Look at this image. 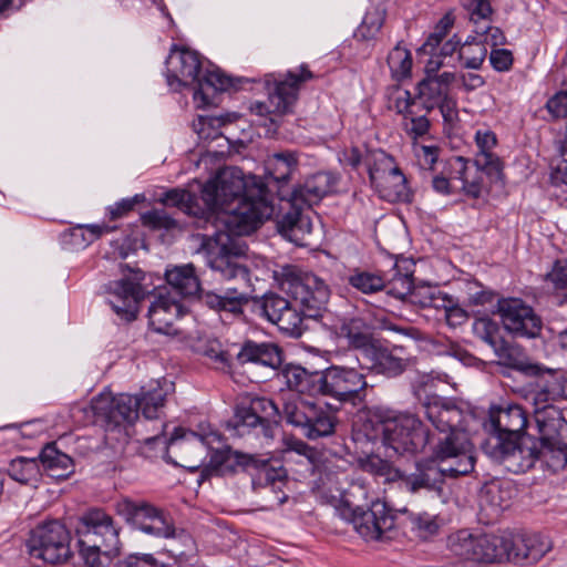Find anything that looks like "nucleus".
Returning a JSON list of instances; mask_svg holds the SVG:
<instances>
[{
    "mask_svg": "<svg viewBox=\"0 0 567 567\" xmlns=\"http://www.w3.org/2000/svg\"><path fill=\"white\" fill-rule=\"evenodd\" d=\"M205 221H220L224 230L205 236L200 250L206 264L223 280L235 281L221 292L202 289L196 267L193 264L173 266L165 271V279L175 293L182 297L197 296L207 308L234 318L244 315L250 300V270L247 265L248 245L239 237L249 236L259 229L272 215H197Z\"/></svg>",
    "mask_w": 567,
    "mask_h": 567,
    "instance_id": "1",
    "label": "nucleus"
},
{
    "mask_svg": "<svg viewBox=\"0 0 567 567\" xmlns=\"http://www.w3.org/2000/svg\"><path fill=\"white\" fill-rule=\"evenodd\" d=\"M194 185L200 193L206 213H274L272 196L257 176L245 177L239 167H225L208 179Z\"/></svg>",
    "mask_w": 567,
    "mask_h": 567,
    "instance_id": "2",
    "label": "nucleus"
},
{
    "mask_svg": "<svg viewBox=\"0 0 567 567\" xmlns=\"http://www.w3.org/2000/svg\"><path fill=\"white\" fill-rule=\"evenodd\" d=\"M492 431L483 444L484 452L503 464L509 472L520 473L532 467L535 447L528 445V414L519 404L492 408L489 411Z\"/></svg>",
    "mask_w": 567,
    "mask_h": 567,
    "instance_id": "3",
    "label": "nucleus"
},
{
    "mask_svg": "<svg viewBox=\"0 0 567 567\" xmlns=\"http://www.w3.org/2000/svg\"><path fill=\"white\" fill-rule=\"evenodd\" d=\"M289 390L308 396H321L340 404L357 406L365 401L367 377L354 368L330 365L310 371L301 365H287L281 372Z\"/></svg>",
    "mask_w": 567,
    "mask_h": 567,
    "instance_id": "4",
    "label": "nucleus"
},
{
    "mask_svg": "<svg viewBox=\"0 0 567 567\" xmlns=\"http://www.w3.org/2000/svg\"><path fill=\"white\" fill-rule=\"evenodd\" d=\"M167 85L175 92L188 85H196L194 101L199 107L210 104L209 95L217 91H226L233 81L219 70L206 71L202 74V61L196 51L173 47L166 59Z\"/></svg>",
    "mask_w": 567,
    "mask_h": 567,
    "instance_id": "5",
    "label": "nucleus"
},
{
    "mask_svg": "<svg viewBox=\"0 0 567 567\" xmlns=\"http://www.w3.org/2000/svg\"><path fill=\"white\" fill-rule=\"evenodd\" d=\"M526 375L535 377L532 391V400L535 405V420L540 432H544L546 416L559 419V411L554 402L567 398V381L559 370L543 368L539 364H524L515 362L513 365Z\"/></svg>",
    "mask_w": 567,
    "mask_h": 567,
    "instance_id": "6",
    "label": "nucleus"
},
{
    "mask_svg": "<svg viewBox=\"0 0 567 567\" xmlns=\"http://www.w3.org/2000/svg\"><path fill=\"white\" fill-rule=\"evenodd\" d=\"M218 439V433L206 432L203 427L199 433L176 427L168 440L163 435H154L145 439V443L147 445L162 443L165 447L166 461L194 473L203 465L205 446Z\"/></svg>",
    "mask_w": 567,
    "mask_h": 567,
    "instance_id": "7",
    "label": "nucleus"
},
{
    "mask_svg": "<svg viewBox=\"0 0 567 567\" xmlns=\"http://www.w3.org/2000/svg\"><path fill=\"white\" fill-rule=\"evenodd\" d=\"M446 546L454 556L477 564H499L506 557L505 532L473 533L462 528L447 536Z\"/></svg>",
    "mask_w": 567,
    "mask_h": 567,
    "instance_id": "8",
    "label": "nucleus"
},
{
    "mask_svg": "<svg viewBox=\"0 0 567 567\" xmlns=\"http://www.w3.org/2000/svg\"><path fill=\"white\" fill-rule=\"evenodd\" d=\"M91 408L104 424L107 439L127 441L128 427L138 419V400L134 395L101 393L92 400Z\"/></svg>",
    "mask_w": 567,
    "mask_h": 567,
    "instance_id": "9",
    "label": "nucleus"
},
{
    "mask_svg": "<svg viewBox=\"0 0 567 567\" xmlns=\"http://www.w3.org/2000/svg\"><path fill=\"white\" fill-rule=\"evenodd\" d=\"M429 444L431 455L445 466L450 477L467 475L474 470L473 444L464 429L437 432L436 436L431 433Z\"/></svg>",
    "mask_w": 567,
    "mask_h": 567,
    "instance_id": "10",
    "label": "nucleus"
},
{
    "mask_svg": "<svg viewBox=\"0 0 567 567\" xmlns=\"http://www.w3.org/2000/svg\"><path fill=\"white\" fill-rule=\"evenodd\" d=\"M382 442L396 454H415L431 442V432L422 421L408 413L386 416L380 421Z\"/></svg>",
    "mask_w": 567,
    "mask_h": 567,
    "instance_id": "11",
    "label": "nucleus"
},
{
    "mask_svg": "<svg viewBox=\"0 0 567 567\" xmlns=\"http://www.w3.org/2000/svg\"><path fill=\"white\" fill-rule=\"evenodd\" d=\"M281 289L286 291L299 309L301 318H317L326 308L330 291L328 286L312 274L284 269Z\"/></svg>",
    "mask_w": 567,
    "mask_h": 567,
    "instance_id": "12",
    "label": "nucleus"
},
{
    "mask_svg": "<svg viewBox=\"0 0 567 567\" xmlns=\"http://www.w3.org/2000/svg\"><path fill=\"white\" fill-rule=\"evenodd\" d=\"M282 419L298 429L308 440L330 436L336 432L338 419L334 413L308 400H289L282 408Z\"/></svg>",
    "mask_w": 567,
    "mask_h": 567,
    "instance_id": "13",
    "label": "nucleus"
},
{
    "mask_svg": "<svg viewBox=\"0 0 567 567\" xmlns=\"http://www.w3.org/2000/svg\"><path fill=\"white\" fill-rule=\"evenodd\" d=\"M78 544L100 547L111 558L120 553V527L111 515L101 508H91L80 516L76 525Z\"/></svg>",
    "mask_w": 567,
    "mask_h": 567,
    "instance_id": "14",
    "label": "nucleus"
},
{
    "mask_svg": "<svg viewBox=\"0 0 567 567\" xmlns=\"http://www.w3.org/2000/svg\"><path fill=\"white\" fill-rule=\"evenodd\" d=\"M122 278L105 286L113 311L127 322L137 317L138 305L146 295L145 274L136 267L121 265Z\"/></svg>",
    "mask_w": 567,
    "mask_h": 567,
    "instance_id": "15",
    "label": "nucleus"
},
{
    "mask_svg": "<svg viewBox=\"0 0 567 567\" xmlns=\"http://www.w3.org/2000/svg\"><path fill=\"white\" fill-rule=\"evenodd\" d=\"M116 512L134 529L158 538H174L176 528L172 517L162 508L144 501L124 498Z\"/></svg>",
    "mask_w": 567,
    "mask_h": 567,
    "instance_id": "16",
    "label": "nucleus"
},
{
    "mask_svg": "<svg viewBox=\"0 0 567 567\" xmlns=\"http://www.w3.org/2000/svg\"><path fill=\"white\" fill-rule=\"evenodd\" d=\"M70 542L66 527L59 520H49L31 530L28 548L32 557L59 565L71 557Z\"/></svg>",
    "mask_w": 567,
    "mask_h": 567,
    "instance_id": "17",
    "label": "nucleus"
},
{
    "mask_svg": "<svg viewBox=\"0 0 567 567\" xmlns=\"http://www.w3.org/2000/svg\"><path fill=\"white\" fill-rule=\"evenodd\" d=\"M313 78L312 72L301 65L296 72H288L286 78L278 81L275 89L269 93L268 102H255L250 105V112L267 120L268 115H284L291 112L292 105L297 101L301 83ZM270 125L277 127L278 122L275 116L268 117Z\"/></svg>",
    "mask_w": 567,
    "mask_h": 567,
    "instance_id": "18",
    "label": "nucleus"
},
{
    "mask_svg": "<svg viewBox=\"0 0 567 567\" xmlns=\"http://www.w3.org/2000/svg\"><path fill=\"white\" fill-rule=\"evenodd\" d=\"M446 477H450V473L445 466L430 455L416 458L408 468L402 470L400 487L413 495L432 493L441 496Z\"/></svg>",
    "mask_w": 567,
    "mask_h": 567,
    "instance_id": "19",
    "label": "nucleus"
},
{
    "mask_svg": "<svg viewBox=\"0 0 567 567\" xmlns=\"http://www.w3.org/2000/svg\"><path fill=\"white\" fill-rule=\"evenodd\" d=\"M288 473L284 466H272L270 458L264 457V464L251 474V488L257 504L262 511H272L287 502L285 487Z\"/></svg>",
    "mask_w": 567,
    "mask_h": 567,
    "instance_id": "20",
    "label": "nucleus"
},
{
    "mask_svg": "<svg viewBox=\"0 0 567 567\" xmlns=\"http://www.w3.org/2000/svg\"><path fill=\"white\" fill-rule=\"evenodd\" d=\"M264 464V457L259 454L245 453L226 445L221 449H212L208 464L203 468L200 480L209 476L228 477L239 472L251 475Z\"/></svg>",
    "mask_w": 567,
    "mask_h": 567,
    "instance_id": "21",
    "label": "nucleus"
},
{
    "mask_svg": "<svg viewBox=\"0 0 567 567\" xmlns=\"http://www.w3.org/2000/svg\"><path fill=\"white\" fill-rule=\"evenodd\" d=\"M497 313L504 328L516 338H536L542 331V320L534 309L518 298L497 301Z\"/></svg>",
    "mask_w": 567,
    "mask_h": 567,
    "instance_id": "22",
    "label": "nucleus"
},
{
    "mask_svg": "<svg viewBox=\"0 0 567 567\" xmlns=\"http://www.w3.org/2000/svg\"><path fill=\"white\" fill-rule=\"evenodd\" d=\"M257 303L259 313L282 332L291 337L301 336L302 318L296 305L277 293H267Z\"/></svg>",
    "mask_w": 567,
    "mask_h": 567,
    "instance_id": "23",
    "label": "nucleus"
},
{
    "mask_svg": "<svg viewBox=\"0 0 567 567\" xmlns=\"http://www.w3.org/2000/svg\"><path fill=\"white\" fill-rule=\"evenodd\" d=\"M506 554L504 561L528 565L538 561L550 550V542L540 534H512L505 532Z\"/></svg>",
    "mask_w": 567,
    "mask_h": 567,
    "instance_id": "24",
    "label": "nucleus"
},
{
    "mask_svg": "<svg viewBox=\"0 0 567 567\" xmlns=\"http://www.w3.org/2000/svg\"><path fill=\"white\" fill-rule=\"evenodd\" d=\"M352 523L362 537L380 539L393 528L394 516L384 502L375 499L367 509L357 506L352 513Z\"/></svg>",
    "mask_w": 567,
    "mask_h": 567,
    "instance_id": "25",
    "label": "nucleus"
},
{
    "mask_svg": "<svg viewBox=\"0 0 567 567\" xmlns=\"http://www.w3.org/2000/svg\"><path fill=\"white\" fill-rule=\"evenodd\" d=\"M421 406L425 419L436 432L464 429V411L453 400L426 395Z\"/></svg>",
    "mask_w": 567,
    "mask_h": 567,
    "instance_id": "26",
    "label": "nucleus"
},
{
    "mask_svg": "<svg viewBox=\"0 0 567 567\" xmlns=\"http://www.w3.org/2000/svg\"><path fill=\"white\" fill-rule=\"evenodd\" d=\"M337 178L328 172H320L308 178L303 185L295 188L287 202L293 213L312 209L334 188Z\"/></svg>",
    "mask_w": 567,
    "mask_h": 567,
    "instance_id": "27",
    "label": "nucleus"
},
{
    "mask_svg": "<svg viewBox=\"0 0 567 567\" xmlns=\"http://www.w3.org/2000/svg\"><path fill=\"white\" fill-rule=\"evenodd\" d=\"M404 347L395 346L388 348L378 343L367 348L365 359L369 361L368 368L378 374H383L388 378H395L402 374L408 365L409 358L403 354Z\"/></svg>",
    "mask_w": 567,
    "mask_h": 567,
    "instance_id": "28",
    "label": "nucleus"
},
{
    "mask_svg": "<svg viewBox=\"0 0 567 567\" xmlns=\"http://www.w3.org/2000/svg\"><path fill=\"white\" fill-rule=\"evenodd\" d=\"M181 313L182 306L177 300L158 295L148 308V323L155 332L176 334L174 322Z\"/></svg>",
    "mask_w": 567,
    "mask_h": 567,
    "instance_id": "29",
    "label": "nucleus"
},
{
    "mask_svg": "<svg viewBox=\"0 0 567 567\" xmlns=\"http://www.w3.org/2000/svg\"><path fill=\"white\" fill-rule=\"evenodd\" d=\"M226 430L233 437H256L272 439L274 427L269 423H261L259 416H255L246 405H238L234 415L225 423Z\"/></svg>",
    "mask_w": 567,
    "mask_h": 567,
    "instance_id": "30",
    "label": "nucleus"
},
{
    "mask_svg": "<svg viewBox=\"0 0 567 567\" xmlns=\"http://www.w3.org/2000/svg\"><path fill=\"white\" fill-rule=\"evenodd\" d=\"M239 364L248 362L277 369L282 363V351L272 342H255L247 340L243 343L240 350L236 354Z\"/></svg>",
    "mask_w": 567,
    "mask_h": 567,
    "instance_id": "31",
    "label": "nucleus"
},
{
    "mask_svg": "<svg viewBox=\"0 0 567 567\" xmlns=\"http://www.w3.org/2000/svg\"><path fill=\"white\" fill-rule=\"evenodd\" d=\"M483 175H486L492 182H503L504 166H486L480 167L477 159L471 162L467 159L466 176L464 177L463 186L460 189L471 198H481L484 192Z\"/></svg>",
    "mask_w": 567,
    "mask_h": 567,
    "instance_id": "32",
    "label": "nucleus"
},
{
    "mask_svg": "<svg viewBox=\"0 0 567 567\" xmlns=\"http://www.w3.org/2000/svg\"><path fill=\"white\" fill-rule=\"evenodd\" d=\"M528 445H533L535 447L532 466L537 458H540L554 472H558L566 467V444L548 436H542L538 441L533 439Z\"/></svg>",
    "mask_w": 567,
    "mask_h": 567,
    "instance_id": "33",
    "label": "nucleus"
},
{
    "mask_svg": "<svg viewBox=\"0 0 567 567\" xmlns=\"http://www.w3.org/2000/svg\"><path fill=\"white\" fill-rule=\"evenodd\" d=\"M121 216L110 215L107 221L99 224H78L65 230L63 237H69V243L73 246L85 247L104 234L116 230L120 227L117 221Z\"/></svg>",
    "mask_w": 567,
    "mask_h": 567,
    "instance_id": "34",
    "label": "nucleus"
},
{
    "mask_svg": "<svg viewBox=\"0 0 567 567\" xmlns=\"http://www.w3.org/2000/svg\"><path fill=\"white\" fill-rule=\"evenodd\" d=\"M39 463L42 474L45 473L56 481L65 480L74 472L73 460L65 453L60 452L54 443L47 444L42 449Z\"/></svg>",
    "mask_w": 567,
    "mask_h": 567,
    "instance_id": "35",
    "label": "nucleus"
},
{
    "mask_svg": "<svg viewBox=\"0 0 567 567\" xmlns=\"http://www.w3.org/2000/svg\"><path fill=\"white\" fill-rule=\"evenodd\" d=\"M276 229L286 239L298 246H308L312 233L309 215H276Z\"/></svg>",
    "mask_w": 567,
    "mask_h": 567,
    "instance_id": "36",
    "label": "nucleus"
},
{
    "mask_svg": "<svg viewBox=\"0 0 567 567\" xmlns=\"http://www.w3.org/2000/svg\"><path fill=\"white\" fill-rule=\"evenodd\" d=\"M473 331L495 350L504 364L515 365L516 359L513 355V349L498 337V328L495 322L488 318H478L473 323Z\"/></svg>",
    "mask_w": 567,
    "mask_h": 567,
    "instance_id": "37",
    "label": "nucleus"
},
{
    "mask_svg": "<svg viewBox=\"0 0 567 567\" xmlns=\"http://www.w3.org/2000/svg\"><path fill=\"white\" fill-rule=\"evenodd\" d=\"M166 208H175L181 213H205L206 207L190 188L175 187L164 192L154 199Z\"/></svg>",
    "mask_w": 567,
    "mask_h": 567,
    "instance_id": "38",
    "label": "nucleus"
},
{
    "mask_svg": "<svg viewBox=\"0 0 567 567\" xmlns=\"http://www.w3.org/2000/svg\"><path fill=\"white\" fill-rule=\"evenodd\" d=\"M338 336L346 339L349 346L361 349L363 355L367 353V348L374 344L370 327L361 318L342 320L338 328Z\"/></svg>",
    "mask_w": 567,
    "mask_h": 567,
    "instance_id": "39",
    "label": "nucleus"
},
{
    "mask_svg": "<svg viewBox=\"0 0 567 567\" xmlns=\"http://www.w3.org/2000/svg\"><path fill=\"white\" fill-rule=\"evenodd\" d=\"M371 184L379 196L386 202H411L412 194L406 185V177L402 172L384 177L383 182L373 181Z\"/></svg>",
    "mask_w": 567,
    "mask_h": 567,
    "instance_id": "40",
    "label": "nucleus"
},
{
    "mask_svg": "<svg viewBox=\"0 0 567 567\" xmlns=\"http://www.w3.org/2000/svg\"><path fill=\"white\" fill-rule=\"evenodd\" d=\"M509 504L511 491L508 487H504L499 482H491L481 491V508L489 511L493 515H498L502 511L509 507Z\"/></svg>",
    "mask_w": 567,
    "mask_h": 567,
    "instance_id": "41",
    "label": "nucleus"
},
{
    "mask_svg": "<svg viewBox=\"0 0 567 567\" xmlns=\"http://www.w3.org/2000/svg\"><path fill=\"white\" fill-rule=\"evenodd\" d=\"M9 476L20 484L37 486L42 476L39 460L19 456L8 467Z\"/></svg>",
    "mask_w": 567,
    "mask_h": 567,
    "instance_id": "42",
    "label": "nucleus"
},
{
    "mask_svg": "<svg viewBox=\"0 0 567 567\" xmlns=\"http://www.w3.org/2000/svg\"><path fill=\"white\" fill-rule=\"evenodd\" d=\"M167 391L163 389L159 382L151 385L148 390H141L138 395H134L138 400V412L147 420L157 419L164 408Z\"/></svg>",
    "mask_w": 567,
    "mask_h": 567,
    "instance_id": "43",
    "label": "nucleus"
},
{
    "mask_svg": "<svg viewBox=\"0 0 567 567\" xmlns=\"http://www.w3.org/2000/svg\"><path fill=\"white\" fill-rule=\"evenodd\" d=\"M477 153L475 155V159H477V164L480 167L486 166H504L501 158L493 153V148L497 144L496 135L489 128H478L475 132L474 136Z\"/></svg>",
    "mask_w": 567,
    "mask_h": 567,
    "instance_id": "44",
    "label": "nucleus"
},
{
    "mask_svg": "<svg viewBox=\"0 0 567 567\" xmlns=\"http://www.w3.org/2000/svg\"><path fill=\"white\" fill-rule=\"evenodd\" d=\"M297 165L298 158L295 152H278L268 159V173L276 183H287Z\"/></svg>",
    "mask_w": 567,
    "mask_h": 567,
    "instance_id": "45",
    "label": "nucleus"
},
{
    "mask_svg": "<svg viewBox=\"0 0 567 567\" xmlns=\"http://www.w3.org/2000/svg\"><path fill=\"white\" fill-rule=\"evenodd\" d=\"M412 295V303L417 305L421 308H433L441 311L443 316L454 300L447 293L431 286L419 287V289Z\"/></svg>",
    "mask_w": 567,
    "mask_h": 567,
    "instance_id": "46",
    "label": "nucleus"
},
{
    "mask_svg": "<svg viewBox=\"0 0 567 567\" xmlns=\"http://www.w3.org/2000/svg\"><path fill=\"white\" fill-rule=\"evenodd\" d=\"M440 85L436 80H432V76H425L417 85L416 99L421 101V106L426 113L434 110L449 95V92Z\"/></svg>",
    "mask_w": 567,
    "mask_h": 567,
    "instance_id": "47",
    "label": "nucleus"
},
{
    "mask_svg": "<svg viewBox=\"0 0 567 567\" xmlns=\"http://www.w3.org/2000/svg\"><path fill=\"white\" fill-rule=\"evenodd\" d=\"M348 284L358 291L369 295L385 288V278L379 274L354 269L348 276Z\"/></svg>",
    "mask_w": 567,
    "mask_h": 567,
    "instance_id": "48",
    "label": "nucleus"
},
{
    "mask_svg": "<svg viewBox=\"0 0 567 567\" xmlns=\"http://www.w3.org/2000/svg\"><path fill=\"white\" fill-rule=\"evenodd\" d=\"M385 20V9L380 6L370 8L362 20V23L354 32V37L365 41L377 37Z\"/></svg>",
    "mask_w": 567,
    "mask_h": 567,
    "instance_id": "49",
    "label": "nucleus"
},
{
    "mask_svg": "<svg viewBox=\"0 0 567 567\" xmlns=\"http://www.w3.org/2000/svg\"><path fill=\"white\" fill-rule=\"evenodd\" d=\"M388 65L391 70L392 76L396 80L408 78L412 68L411 52L396 44L388 55Z\"/></svg>",
    "mask_w": 567,
    "mask_h": 567,
    "instance_id": "50",
    "label": "nucleus"
},
{
    "mask_svg": "<svg viewBox=\"0 0 567 567\" xmlns=\"http://www.w3.org/2000/svg\"><path fill=\"white\" fill-rule=\"evenodd\" d=\"M487 54V49L483 42L466 40L458 51V59L463 61L466 69L477 70L482 66Z\"/></svg>",
    "mask_w": 567,
    "mask_h": 567,
    "instance_id": "51",
    "label": "nucleus"
},
{
    "mask_svg": "<svg viewBox=\"0 0 567 567\" xmlns=\"http://www.w3.org/2000/svg\"><path fill=\"white\" fill-rule=\"evenodd\" d=\"M402 172L394 158L384 152L374 155L373 165L369 166L370 181L383 182L384 177Z\"/></svg>",
    "mask_w": 567,
    "mask_h": 567,
    "instance_id": "52",
    "label": "nucleus"
},
{
    "mask_svg": "<svg viewBox=\"0 0 567 567\" xmlns=\"http://www.w3.org/2000/svg\"><path fill=\"white\" fill-rule=\"evenodd\" d=\"M246 409H248L255 416H259V421L261 423H276L277 419L282 416V412H279L275 402L267 398L251 399L249 404L246 405Z\"/></svg>",
    "mask_w": 567,
    "mask_h": 567,
    "instance_id": "53",
    "label": "nucleus"
},
{
    "mask_svg": "<svg viewBox=\"0 0 567 567\" xmlns=\"http://www.w3.org/2000/svg\"><path fill=\"white\" fill-rule=\"evenodd\" d=\"M388 295L395 297L396 299L404 300L405 298L412 303V293L419 289L413 287L412 275L396 274L392 279H385V288Z\"/></svg>",
    "mask_w": 567,
    "mask_h": 567,
    "instance_id": "54",
    "label": "nucleus"
},
{
    "mask_svg": "<svg viewBox=\"0 0 567 567\" xmlns=\"http://www.w3.org/2000/svg\"><path fill=\"white\" fill-rule=\"evenodd\" d=\"M455 18L451 12L445 13L434 27V31L427 37L422 45V50L426 53H432L449 34L454 25Z\"/></svg>",
    "mask_w": 567,
    "mask_h": 567,
    "instance_id": "55",
    "label": "nucleus"
},
{
    "mask_svg": "<svg viewBox=\"0 0 567 567\" xmlns=\"http://www.w3.org/2000/svg\"><path fill=\"white\" fill-rule=\"evenodd\" d=\"M390 109L395 110L399 114L403 115V118L412 114L416 106V99H412L411 93L408 90L401 87H394L389 94Z\"/></svg>",
    "mask_w": 567,
    "mask_h": 567,
    "instance_id": "56",
    "label": "nucleus"
},
{
    "mask_svg": "<svg viewBox=\"0 0 567 567\" xmlns=\"http://www.w3.org/2000/svg\"><path fill=\"white\" fill-rule=\"evenodd\" d=\"M403 126L405 132L412 138L425 135L430 128V121L426 114L419 115L415 111L403 118Z\"/></svg>",
    "mask_w": 567,
    "mask_h": 567,
    "instance_id": "57",
    "label": "nucleus"
},
{
    "mask_svg": "<svg viewBox=\"0 0 567 567\" xmlns=\"http://www.w3.org/2000/svg\"><path fill=\"white\" fill-rule=\"evenodd\" d=\"M142 225L152 230H165L172 233L181 230L177 220L173 219L171 215H141Z\"/></svg>",
    "mask_w": 567,
    "mask_h": 567,
    "instance_id": "58",
    "label": "nucleus"
},
{
    "mask_svg": "<svg viewBox=\"0 0 567 567\" xmlns=\"http://www.w3.org/2000/svg\"><path fill=\"white\" fill-rule=\"evenodd\" d=\"M467 159L462 156H453L446 161L443 169V175L450 183L458 182L463 186L464 177L466 176Z\"/></svg>",
    "mask_w": 567,
    "mask_h": 567,
    "instance_id": "59",
    "label": "nucleus"
},
{
    "mask_svg": "<svg viewBox=\"0 0 567 567\" xmlns=\"http://www.w3.org/2000/svg\"><path fill=\"white\" fill-rule=\"evenodd\" d=\"M284 445L286 454L296 453L300 456H303L309 462V464L313 466L317 460V451L315 447H311L305 441L293 436L285 439Z\"/></svg>",
    "mask_w": 567,
    "mask_h": 567,
    "instance_id": "60",
    "label": "nucleus"
},
{
    "mask_svg": "<svg viewBox=\"0 0 567 567\" xmlns=\"http://www.w3.org/2000/svg\"><path fill=\"white\" fill-rule=\"evenodd\" d=\"M412 524L420 537L427 538L439 532L440 525L435 516L422 513L412 518Z\"/></svg>",
    "mask_w": 567,
    "mask_h": 567,
    "instance_id": "61",
    "label": "nucleus"
},
{
    "mask_svg": "<svg viewBox=\"0 0 567 567\" xmlns=\"http://www.w3.org/2000/svg\"><path fill=\"white\" fill-rule=\"evenodd\" d=\"M565 89L553 95L546 103L547 111L556 118L567 117V78Z\"/></svg>",
    "mask_w": 567,
    "mask_h": 567,
    "instance_id": "62",
    "label": "nucleus"
},
{
    "mask_svg": "<svg viewBox=\"0 0 567 567\" xmlns=\"http://www.w3.org/2000/svg\"><path fill=\"white\" fill-rule=\"evenodd\" d=\"M462 4L471 12V19L475 23L477 20L488 19L493 12L489 0H462Z\"/></svg>",
    "mask_w": 567,
    "mask_h": 567,
    "instance_id": "63",
    "label": "nucleus"
},
{
    "mask_svg": "<svg viewBox=\"0 0 567 567\" xmlns=\"http://www.w3.org/2000/svg\"><path fill=\"white\" fill-rule=\"evenodd\" d=\"M115 567H166L151 554H133L120 560Z\"/></svg>",
    "mask_w": 567,
    "mask_h": 567,
    "instance_id": "64",
    "label": "nucleus"
}]
</instances>
